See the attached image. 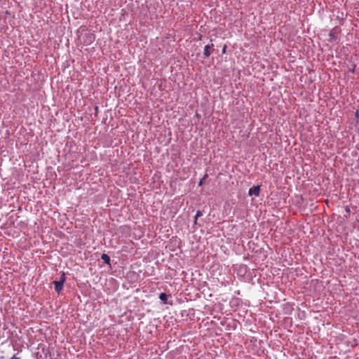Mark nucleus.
<instances>
[{
    "label": "nucleus",
    "instance_id": "f257e3e1",
    "mask_svg": "<svg viewBox=\"0 0 359 359\" xmlns=\"http://www.w3.org/2000/svg\"><path fill=\"white\" fill-rule=\"evenodd\" d=\"M65 281V275L62 273L61 276V279L60 280L53 281V284L55 285V290L57 293H60L63 288V284Z\"/></svg>",
    "mask_w": 359,
    "mask_h": 359
},
{
    "label": "nucleus",
    "instance_id": "f03ea898",
    "mask_svg": "<svg viewBox=\"0 0 359 359\" xmlns=\"http://www.w3.org/2000/svg\"><path fill=\"white\" fill-rule=\"evenodd\" d=\"M260 187L259 186H253L248 191L249 196H258L259 195Z\"/></svg>",
    "mask_w": 359,
    "mask_h": 359
},
{
    "label": "nucleus",
    "instance_id": "7ed1b4c3",
    "mask_svg": "<svg viewBox=\"0 0 359 359\" xmlns=\"http://www.w3.org/2000/svg\"><path fill=\"white\" fill-rule=\"evenodd\" d=\"M213 46H214L213 43H211V44L206 45L205 46L204 53H203L205 57H208L211 55L210 50L212 48Z\"/></svg>",
    "mask_w": 359,
    "mask_h": 359
},
{
    "label": "nucleus",
    "instance_id": "20e7f679",
    "mask_svg": "<svg viewBox=\"0 0 359 359\" xmlns=\"http://www.w3.org/2000/svg\"><path fill=\"white\" fill-rule=\"evenodd\" d=\"M101 259L105 263L109 264L110 262V257L107 254H102Z\"/></svg>",
    "mask_w": 359,
    "mask_h": 359
},
{
    "label": "nucleus",
    "instance_id": "39448f33",
    "mask_svg": "<svg viewBox=\"0 0 359 359\" xmlns=\"http://www.w3.org/2000/svg\"><path fill=\"white\" fill-rule=\"evenodd\" d=\"M159 299L163 302V303H166L167 302V299H168V295L165 294V293H161L160 295H159Z\"/></svg>",
    "mask_w": 359,
    "mask_h": 359
},
{
    "label": "nucleus",
    "instance_id": "423d86ee",
    "mask_svg": "<svg viewBox=\"0 0 359 359\" xmlns=\"http://www.w3.org/2000/svg\"><path fill=\"white\" fill-rule=\"evenodd\" d=\"M208 177V175H205L203 177V178H202V179L200 180V182H199V183H198V186H202V184H203V180H204L205 179V177Z\"/></svg>",
    "mask_w": 359,
    "mask_h": 359
},
{
    "label": "nucleus",
    "instance_id": "0eeeda50",
    "mask_svg": "<svg viewBox=\"0 0 359 359\" xmlns=\"http://www.w3.org/2000/svg\"><path fill=\"white\" fill-rule=\"evenodd\" d=\"M202 216V212L200 210H198L196 214V217H199Z\"/></svg>",
    "mask_w": 359,
    "mask_h": 359
},
{
    "label": "nucleus",
    "instance_id": "6e6552de",
    "mask_svg": "<svg viewBox=\"0 0 359 359\" xmlns=\"http://www.w3.org/2000/svg\"><path fill=\"white\" fill-rule=\"evenodd\" d=\"M10 359H20V358L18 357H16L15 355H13V357H11Z\"/></svg>",
    "mask_w": 359,
    "mask_h": 359
},
{
    "label": "nucleus",
    "instance_id": "1a4fd4ad",
    "mask_svg": "<svg viewBox=\"0 0 359 359\" xmlns=\"http://www.w3.org/2000/svg\"><path fill=\"white\" fill-rule=\"evenodd\" d=\"M197 219H198V217H195V220H194V223H195V224H196Z\"/></svg>",
    "mask_w": 359,
    "mask_h": 359
},
{
    "label": "nucleus",
    "instance_id": "9d476101",
    "mask_svg": "<svg viewBox=\"0 0 359 359\" xmlns=\"http://www.w3.org/2000/svg\"><path fill=\"white\" fill-rule=\"evenodd\" d=\"M330 36H333V34L332 32L330 33Z\"/></svg>",
    "mask_w": 359,
    "mask_h": 359
},
{
    "label": "nucleus",
    "instance_id": "9b49d317",
    "mask_svg": "<svg viewBox=\"0 0 359 359\" xmlns=\"http://www.w3.org/2000/svg\"><path fill=\"white\" fill-rule=\"evenodd\" d=\"M225 49H226V47H224V48H223V52H224V53L225 52Z\"/></svg>",
    "mask_w": 359,
    "mask_h": 359
}]
</instances>
